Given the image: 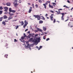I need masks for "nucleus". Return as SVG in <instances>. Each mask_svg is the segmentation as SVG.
<instances>
[{
	"label": "nucleus",
	"mask_w": 73,
	"mask_h": 73,
	"mask_svg": "<svg viewBox=\"0 0 73 73\" xmlns=\"http://www.w3.org/2000/svg\"><path fill=\"white\" fill-rule=\"evenodd\" d=\"M36 48H37V49H38H38H39V47H38L37 46Z\"/></svg>",
	"instance_id": "obj_59"
},
{
	"label": "nucleus",
	"mask_w": 73,
	"mask_h": 73,
	"mask_svg": "<svg viewBox=\"0 0 73 73\" xmlns=\"http://www.w3.org/2000/svg\"><path fill=\"white\" fill-rule=\"evenodd\" d=\"M55 12H57V15H60V14H61V12H60V11H59L58 12H59V13H58V12L57 11H55Z\"/></svg>",
	"instance_id": "obj_17"
},
{
	"label": "nucleus",
	"mask_w": 73,
	"mask_h": 73,
	"mask_svg": "<svg viewBox=\"0 0 73 73\" xmlns=\"http://www.w3.org/2000/svg\"><path fill=\"white\" fill-rule=\"evenodd\" d=\"M13 4L15 6V7H17V6H18V5H19V4L16 3L15 2L13 3Z\"/></svg>",
	"instance_id": "obj_6"
},
{
	"label": "nucleus",
	"mask_w": 73,
	"mask_h": 73,
	"mask_svg": "<svg viewBox=\"0 0 73 73\" xmlns=\"http://www.w3.org/2000/svg\"><path fill=\"white\" fill-rule=\"evenodd\" d=\"M50 12H52V13H54V11H52V10H51L50 11Z\"/></svg>",
	"instance_id": "obj_41"
},
{
	"label": "nucleus",
	"mask_w": 73,
	"mask_h": 73,
	"mask_svg": "<svg viewBox=\"0 0 73 73\" xmlns=\"http://www.w3.org/2000/svg\"><path fill=\"white\" fill-rule=\"evenodd\" d=\"M55 23V19H54V23Z\"/></svg>",
	"instance_id": "obj_61"
},
{
	"label": "nucleus",
	"mask_w": 73,
	"mask_h": 73,
	"mask_svg": "<svg viewBox=\"0 0 73 73\" xmlns=\"http://www.w3.org/2000/svg\"><path fill=\"white\" fill-rule=\"evenodd\" d=\"M42 46H40L39 47V48L38 49V50H40V49H41V48H42Z\"/></svg>",
	"instance_id": "obj_37"
},
{
	"label": "nucleus",
	"mask_w": 73,
	"mask_h": 73,
	"mask_svg": "<svg viewBox=\"0 0 73 73\" xmlns=\"http://www.w3.org/2000/svg\"><path fill=\"white\" fill-rule=\"evenodd\" d=\"M43 29L44 31H46V27H43Z\"/></svg>",
	"instance_id": "obj_15"
},
{
	"label": "nucleus",
	"mask_w": 73,
	"mask_h": 73,
	"mask_svg": "<svg viewBox=\"0 0 73 73\" xmlns=\"http://www.w3.org/2000/svg\"><path fill=\"white\" fill-rule=\"evenodd\" d=\"M3 17L4 19H8V17L6 15H4Z\"/></svg>",
	"instance_id": "obj_10"
},
{
	"label": "nucleus",
	"mask_w": 73,
	"mask_h": 73,
	"mask_svg": "<svg viewBox=\"0 0 73 73\" xmlns=\"http://www.w3.org/2000/svg\"><path fill=\"white\" fill-rule=\"evenodd\" d=\"M5 22H8V20H5Z\"/></svg>",
	"instance_id": "obj_39"
},
{
	"label": "nucleus",
	"mask_w": 73,
	"mask_h": 73,
	"mask_svg": "<svg viewBox=\"0 0 73 73\" xmlns=\"http://www.w3.org/2000/svg\"><path fill=\"white\" fill-rule=\"evenodd\" d=\"M21 25H24V22L23 21L21 22Z\"/></svg>",
	"instance_id": "obj_35"
},
{
	"label": "nucleus",
	"mask_w": 73,
	"mask_h": 73,
	"mask_svg": "<svg viewBox=\"0 0 73 73\" xmlns=\"http://www.w3.org/2000/svg\"><path fill=\"white\" fill-rule=\"evenodd\" d=\"M46 5L44 3L43 4V5H44V8L45 9H46Z\"/></svg>",
	"instance_id": "obj_21"
},
{
	"label": "nucleus",
	"mask_w": 73,
	"mask_h": 73,
	"mask_svg": "<svg viewBox=\"0 0 73 73\" xmlns=\"http://www.w3.org/2000/svg\"><path fill=\"white\" fill-rule=\"evenodd\" d=\"M61 20H63V21L64 20V17L62 16V17H61Z\"/></svg>",
	"instance_id": "obj_28"
},
{
	"label": "nucleus",
	"mask_w": 73,
	"mask_h": 73,
	"mask_svg": "<svg viewBox=\"0 0 73 73\" xmlns=\"http://www.w3.org/2000/svg\"><path fill=\"white\" fill-rule=\"evenodd\" d=\"M20 41H21V42H22L23 41H22V39H20Z\"/></svg>",
	"instance_id": "obj_58"
},
{
	"label": "nucleus",
	"mask_w": 73,
	"mask_h": 73,
	"mask_svg": "<svg viewBox=\"0 0 73 73\" xmlns=\"http://www.w3.org/2000/svg\"><path fill=\"white\" fill-rule=\"evenodd\" d=\"M45 36H43V39H44V40H45V39H46V38H45Z\"/></svg>",
	"instance_id": "obj_42"
},
{
	"label": "nucleus",
	"mask_w": 73,
	"mask_h": 73,
	"mask_svg": "<svg viewBox=\"0 0 73 73\" xmlns=\"http://www.w3.org/2000/svg\"><path fill=\"white\" fill-rule=\"evenodd\" d=\"M36 29L38 30V31H39V32H42V30L41 29H40L39 28H37Z\"/></svg>",
	"instance_id": "obj_9"
},
{
	"label": "nucleus",
	"mask_w": 73,
	"mask_h": 73,
	"mask_svg": "<svg viewBox=\"0 0 73 73\" xmlns=\"http://www.w3.org/2000/svg\"><path fill=\"white\" fill-rule=\"evenodd\" d=\"M24 37H26V35H25V33L24 34Z\"/></svg>",
	"instance_id": "obj_45"
},
{
	"label": "nucleus",
	"mask_w": 73,
	"mask_h": 73,
	"mask_svg": "<svg viewBox=\"0 0 73 73\" xmlns=\"http://www.w3.org/2000/svg\"><path fill=\"white\" fill-rule=\"evenodd\" d=\"M38 2H39V3H42V1H41V0H39Z\"/></svg>",
	"instance_id": "obj_31"
},
{
	"label": "nucleus",
	"mask_w": 73,
	"mask_h": 73,
	"mask_svg": "<svg viewBox=\"0 0 73 73\" xmlns=\"http://www.w3.org/2000/svg\"><path fill=\"white\" fill-rule=\"evenodd\" d=\"M28 5H31V3H28Z\"/></svg>",
	"instance_id": "obj_62"
},
{
	"label": "nucleus",
	"mask_w": 73,
	"mask_h": 73,
	"mask_svg": "<svg viewBox=\"0 0 73 73\" xmlns=\"http://www.w3.org/2000/svg\"><path fill=\"white\" fill-rule=\"evenodd\" d=\"M68 26H69V27H72V26L73 25V23L70 22L68 23Z\"/></svg>",
	"instance_id": "obj_5"
},
{
	"label": "nucleus",
	"mask_w": 73,
	"mask_h": 73,
	"mask_svg": "<svg viewBox=\"0 0 73 73\" xmlns=\"http://www.w3.org/2000/svg\"><path fill=\"white\" fill-rule=\"evenodd\" d=\"M16 41H17L16 40V39H14V42H16Z\"/></svg>",
	"instance_id": "obj_54"
},
{
	"label": "nucleus",
	"mask_w": 73,
	"mask_h": 73,
	"mask_svg": "<svg viewBox=\"0 0 73 73\" xmlns=\"http://www.w3.org/2000/svg\"><path fill=\"white\" fill-rule=\"evenodd\" d=\"M68 20H69V19H67L65 21V22H66V21H68Z\"/></svg>",
	"instance_id": "obj_49"
},
{
	"label": "nucleus",
	"mask_w": 73,
	"mask_h": 73,
	"mask_svg": "<svg viewBox=\"0 0 73 73\" xmlns=\"http://www.w3.org/2000/svg\"><path fill=\"white\" fill-rule=\"evenodd\" d=\"M5 14H7L9 13V12H5Z\"/></svg>",
	"instance_id": "obj_47"
},
{
	"label": "nucleus",
	"mask_w": 73,
	"mask_h": 73,
	"mask_svg": "<svg viewBox=\"0 0 73 73\" xmlns=\"http://www.w3.org/2000/svg\"><path fill=\"white\" fill-rule=\"evenodd\" d=\"M37 36H38V35H37V34H35V37H37Z\"/></svg>",
	"instance_id": "obj_52"
},
{
	"label": "nucleus",
	"mask_w": 73,
	"mask_h": 73,
	"mask_svg": "<svg viewBox=\"0 0 73 73\" xmlns=\"http://www.w3.org/2000/svg\"><path fill=\"white\" fill-rule=\"evenodd\" d=\"M3 19V17H0V21H2Z\"/></svg>",
	"instance_id": "obj_23"
},
{
	"label": "nucleus",
	"mask_w": 73,
	"mask_h": 73,
	"mask_svg": "<svg viewBox=\"0 0 73 73\" xmlns=\"http://www.w3.org/2000/svg\"><path fill=\"white\" fill-rule=\"evenodd\" d=\"M28 29H26L25 31V32H26V31H28Z\"/></svg>",
	"instance_id": "obj_55"
},
{
	"label": "nucleus",
	"mask_w": 73,
	"mask_h": 73,
	"mask_svg": "<svg viewBox=\"0 0 73 73\" xmlns=\"http://www.w3.org/2000/svg\"><path fill=\"white\" fill-rule=\"evenodd\" d=\"M35 6L36 7H37H37H38V5H37V4Z\"/></svg>",
	"instance_id": "obj_51"
},
{
	"label": "nucleus",
	"mask_w": 73,
	"mask_h": 73,
	"mask_svg": "<svg viewBox=\"0 0 73 73\" xmlns=\"http://www.w3.org/2000/svg\"><path fill=\"white\" fill-rule=\"evenodd\" d=\"M34 17L37 18L38 20H40V16L38 15H34Z\"/></svg>",
	"instance_id": "obj_2"
},
{
	"label": "nucleus",
	"mask_w": 73,
	"mask_h": 73,
	"mask_svg": "<svg viewBox=\"0 0 73 73\" xmlns=\"http://www.w3.org/2000/svg\"><path fill=\"white\" fill-rule=\"evenodd\" d=\"M38 40H37V39H35V38H34V39L33 40V42H35V43H37V41Z\"/></svg>",
	"instance_id": "obj_3"
},
{
	"label": "nucleus",
	"mask_w": 73,
	"mask_h": 73,
	"mask_svg": "<svg viewBox=\"0 0 73 73\" xmlns=\"http://www.w3.org/2000/svg\"><path fill=\"white\" fill-rule=\"evenodd\" d=\"M3 8L5 9V10H4V11H5V12H7V11H8V8L7 7H3Z\"/></svg>",
	"instance_id": "obj_4"
},
{
	"label": "nucleus",
	"mask_w": 73,
	"mask_h": 73,
	"mask_svg": "<svg viewBox=\"0 0 73 73\" xmlns=\"http://www.w3.org/2000/svg\"><path fill=\"white\" fill-rule=\"evenodd\" d=\"M41 19H42V20H45V18L44 17V16H41Z\"/></svg>",
	"instance_id": "obj_14"
},
{
	"label": "nucleus",
	"mask_w": 73,
	"mask_h": 73,
	"mask_svg": "<svg viewBox=\"0 0 73 73\" xmlns=\"http://www.w3.org/2000/svg\"><path fill=\"white\" fill-rule=\"evenodd\" d=\"M25 37H24V36H23V37L22 36V37H21V38L23 40H24V38H25Z\"/></svg>",
	"instance_id": "obj_38"
},
{
	"label": "nucleus",
	"mask_w": 73,
	"mask_h": 73,
	"mask_svg": "<svg viewBox=\"0 0 73 73\" xmlns=\"http://www.w3.org/2000/svg\"><path fill=\"white\" fill-rule=\"evenodd\" d=\"M67 2L68 3H70V1H69V0L67 1Z\"/></svg>",
	"instance_id": "obj_57"
},
{
	"label": "nucleus",
	"mask_w": 73,
	"mask_h": 73,
	"mask_svg": "<svg viewBox=\"0 0 73 73\" xmlns=\"http://www.w3.org/2000/svg\"><path fill=\"white\" fill-rule=\"evenodd\" d=\"M32 7H30V9L29 10V11H28L29 13H31V11H32Z\"/></svg>",
	"instance_id": "obj_7"
},
{
	"label": "nucleus",
	"mask_w": 73,
	"mask_h": 73,
	"mask_svg": "<svg viewBox=\"0 0 73 73\" xmlns=\"http://www.w3.org/2000/svg\"><path fill=\"white\" fill-rule=\"evenodd\" d=\"M7 56H8V55L6 54L5 55V57H6V58H8Z\"/></svg>",
	"instance_id": "obj_33"
},
{
	"label": "nucleus",
	"mask_w": 73,
	"mask_h": 73,
	"mask_svg": "<svg viewBox=\"0 0 73 73\" xmlns=\"http://www.w3.org/2000/svg\"><path fill=\"white\" fill-rule=\"evenodd\" d=\"M27 33L28 34H30V31H29L27 32Z\"/></svg>",
	"instance_id": "obj_56"
},
{
	"label": "nucleus",
	"mask_w": 73,
	"mask_h": 73,
	"mask_svg": "<svg viewBox=\"0 0 73 73\" xmlns=\"http://www.w3.org/2000/svg\"><path fill=\"white\" fill-rule=\"evenodd\" d=\"M9 16H13V15H14V14L13 13H11V12H9Z\"/></svg>",
	"instance_id": "obj_12"
},
{
	"label": "nucleus",
	"mask_w": 73,
	"mask_h": 73,
	"mask_svg": "<svg viewBox=\"0 0 73 73\" xmlns=\"http://www.w3.org/2000/svg\"><path fill=\"white\" fill-rule=\"evenodd\" d=\"M18 28H19V26L17 25L15 29H17Z\"/></svg>",
	"instance_id": "obj_34"
},
{
	"label": "nucleus",
	"mask_w": 73,
	"mask_h": 73,
	"mask_svg": "<svg viewBox=\"0 0 73 73\" xmlns=\"http://www.w3.org/2000/svg\"><path fill=\"white\" fill-rule=\"evenodd\" d=\"M62 9H58V11H62Z\"/></svg>",
	"instance_id": "obj_44"
},
{
	"label": "nucleus",
	"mask_w": 73,
	"mask_h": 73,
	"mask_svg": "<svg viewBox=\"0 0 73 73\" xmlns=\"http://www.w3.org/2000/svg\"><path fill=\"white\" fill-rule=\"evenodd\" d=\"M25 24H26V25H27L28 24V22H27V21H25Z\"/></svg>",
	"instance_id": "obj_25"
},
{
	"label": "nucleus",
	"mask_w": 73,
	"mask_h": 73,
	"mask_svg": "<svg viewBox=\"0 0 73 73\" xmlns=\"http://www.w3.org/2000/svg\"><path fill=\"white\" fill-rule=\"evenodd\" d=\"M52 4H53V5H54V6H54V4H55V3H52Z\"/></svg>",
	"instance_id": "obj_50"
},
{
	"label": "nucleus",
	"mask_w": 73,
	"mask_h": 73,
	"mask_svg": "<svg viewBox=\"0 0 73 73\" xmlns=\"http://www.w3.org/2000/svg\"><path fill=\"white\" fill-rule=\"evenodd\" d=\"M27 25H26V24H25L24 25H23V28H25V27H26Z\"/></svg>",
	"instance_id": "obj_32"
},
{
	"label": "nucleus",
	"mask_w": 73,
	"mask_h": 73,
	"mask_svg": "<svg viewBox=\"0 0 73 73\" xmlns=\"http://www.w3.org/2000/svg\"><path fill=\"white\" fill-rule=\"evenodd\" d=\"M50 19L52 21H53V17L52 16H50Z\"/></svg>",
	"instance_id": "obj_13"
},
{
	"label": "nucleus",
	"mask_w": 73,
	"mask_h": 73,
	"mask_svg": "<svg viewBox=\"0 0 73 73\" xmlns=\"http://www.w3.org/2000/svg\"><path fill=\"white\" fill-rule=\"evenodd\" d=\"M73 7L71 9V11H72V10H73Z\"/></svg>",
	"instance_id": "obj_60"
},
{
	"label": "nucleus",
	"mask_w": 73,
	"mask_h": 73,
	"mask_svg": "<svg viewBox=\"0 0 73 73\" xmlns=\"http://www.w3.org/2000/svg\"><path fill=\"white\" fill-rule=\"evenodd\" d=\"M2 24L3 25H6V23H5V21L2 22Z\"/></svg>",
	"instance_id": "obj_19"
},
{
	"label": "nucleus",
	"mask_w": 73,
	"mask_h": 73,
	"mask_svg": "<svg viewBox=\"0 0 73 73\" xmlns=\"http://www.w3.org/2000/svg\"><path fill=\"white\" fill-rule=\"evenodd\" d=\"M48 3L50 4V1H47L45 3V4H46V5H48Z\"/></svg>",
	"instance_id": "obj_18"
},
{
	"label": "nucleus",
	"mask_w": 73,
	"mask_h": 73,
	"mask_svg": "<svg viewBox=\"0 0 73 73\" xmlns=\"http://www.w3.org/2000/svg\"><path fill=\"white\" fill-rule=\"evenodd\" d=\"M61 15H62V16H63V17H64V15H65V14L64 13H60Z\"/></svg>",
	"instance_id": "obj_29"
},
{
	"label": "nucleus",
	"mask_w": 73,
	"mask_h": 73,
	"mask_svg": "<svg viewBox=\"0 0 73 73\" xmlns=\"http://www.w3.org/2000/svg\"><path fill=\"white\" fill-rule=\"evenodd\" d=\"M63 7H66V8H68V7L66 6V5H65L63 6Z\"/></svg>",
	"instance_id": "obj_43"
},
{
	"label": "nucleus",
	"mask_w": 73,
	"mask_h": 73,
	"mask_svg": "<svg viewBox=\"0 0 73 73\" xmlns=\"http://www.w3.org/2000/svg\"><path fill=\"white\" fill-rule=\"evenodd\" d=\"M54 15L53 14H51V16H54Z\"/></svg>",
	"instance_id": "obj_63"
},
{
	"label": "nucleus",
	"mask_w": 73,
	"mask_h": 73,
	"mask_svg": "<svg viewBox=\"0 0 73 73\" xmlns=\"http://www.w3.org/2000/svg\"><path fill=\"white\" fill-rule=\"evenodd\" d=\"M6 4L7 6H11V3L9 2L7 3Z\"/></svg>",
	"instance_id": "obj_8"
},
{
	"label": "nucleus",
	"mask_w": 73,
	"mask_h": 73,
	"mask_svg": "<svg viewBox=\"0 0 73 73\" xmlns=\"http://www.w3.org/2000/svg\"><path fill=\"white\" fill-rule=\"evenodd\" d=\"M49 8H53V7L50 4L49 5Z\"/></svg>",
	"instance_id": "obj_20"
},
{
	"label": "nucleus",
	"mask_w": 73,
	"mask_h": 73,
	"mask_svg": "<svg viewBox=\"0 0 73 73\" xmlns=\"http://www.w3.org/2000/svg\"><path fill=\"white\" fill-rule=\"evenodd\" d=\"M48 16V14H46V15H45L46 17H47V16Z\"/></svg>",
	"instance_id": "obj_53"
},
{
	"label": "nucleus",
	"mask_w": 73,
	"mask_h": 73,
	"mask_svg": "<svg viewBox=\"0 0 73 73\" xmlns=\"http://www.w3.org/2000/svg\"><path fill=\"white\" fill-rule=\"evenodd\" d=\"M13 19V17L12 16H9L8 18V20H9L11 19Z\"/></svg>",
	"instance_id": "obj_11"
},
{
	"label": "nucleus",
	"mask_w": 73,
	"mask_h": 73,
	"mask_svg": "<svg viewBox=\"0 0 73 73\" xmlns=\"http://www.w3.org/2000/svg\"><path fill=\"white\" fill-rule=\"evenodd\" d=\"M9 11L10 12H11L12 11V8H9Z\"/></svg>",
	"instance_id": "obj_26"
},
{
	"label": "nucleus",
	"mask_w": 73,
	"mask_h": 73,
	"mask_svg": "<svg viewBox=\"0 0 73 73\" xmlns=\"http://www.w3.org/2000/svg\"><path fill=\"white\" fill-rule=\"evenodd\" d=\"M17 0H15V2L16 3H17V2H18Z\"/></svg>",
	"instance_id": "obj_46"
},
{
	"label": "nucleus",
	"mask_w": 73,
	"mask_h": 73,
	"mask_svg": "<svg viewBox=\"0 0 73 73\" xmlns=\"http://www.w3.org/2000/svg\"><path fill=\"white\" fill-rule=\"evenodd\" d=\"M3 13V12L0 10V15H1Z\"/></svg>",
	"instance_id": "obj_36"
},
{
	"label": "nucleus",
	"mask_w": 73,
	"mask_h": 73,
	"mask_svg": "<svg viewBox=\"0 0 73 73\" xmlns=\"http://www.w3.org/2000/svg\"><path fill=\"white\" fill-rule=\"evenodd\" d=\"M39 24H42V23H43V21H39Z\"/></svg>",
	"instance_id": "obj_24"
},
{
	"label": "nucleus",
	"mask_w": 73,
	"mask_h": 73,
	"mask_svg": "<svg viewBox=\"0 0 73 73\" xmlns=\"http://www.w3.org/2000/svg\"><path fill=\"white\" fill-rule=\"evenodd\" d=\"M19 3H21V1L19 0Z\"/></svg>",
	"instance_id": "obj_48"
},
{
	"label": "nucleus",
	"mask_w": 73,
	"mask_h": 73,
	"mask_svg": "<svg viewBox=\"0 0 73 73\" xmlns=\"http://www.w3.org/2000/svg\"><path fill=\"white\" fill-rule=\"evenodd\" d=\"M29 41H32L33 42V38H30L29 40Z\"/></svg>",
	"instance_id": "obj_22"
},
{
	"label": "nucleus",
	"mask_w": 73,
	"mask_h": 73,
	"mask_svg": "<svg viewBox=\"0 0 73 73\" xmlns=\"http://www.w3.org/2000/svg\"><path fill=\"white\" fill-rule=\"evenodd\" d=\"M50 40V39L49 38H47L46 39V41H48V40Z\"/></svg>",
	"instance_id": "obj_40"
},
{
	"label": "nucleus",
	"mask_w": 73,
	"mask_h": 73,
	"mask_svg": "<svg viewBox=\"0 0 73 73\" xmlns=\"http://www.w3.org/2000/svg\"><path fill=\"white\" fill-rule=\"evenodd\" d=\"M44 33L45 34H47V33L46 32H44Z\"/></svg>",
	"instance_id": "obj_64"
},
{
	"label": "nucleus",
	"mask_w": 73,
	"mask_h": 73,
	"mask_svg": "<svg viewBox=\"0 0 73 73\" xmlns=\"http://www.w3.org/2000/svg\"><path fill=\"white\" fill-rule=\"evenodd\" d=\"M2 9H3V8L2 6L0 7V10H2Z\"/></svg>",
	"instance_id": "obj_30"
},
{
	"label": "nucleus",
	"mask_w": 73,
	"mask_h": 73,
	"mask_svg": "<svg viewBox=\"0 0 73 73\" xmlns=\"http://www.w3.org/2000/svg\"><path fill=\"white\" fill-rule=\"evenodd\" d=\"M26 43L27 44V48H29V42H26Z\"/></svg>",
	"instance_id": "obj_16"
},
{
	"label": "nucleus",
	"mask_w": 73,
	"mask_h": 73,
	"mask_svg": "<svg viewBox=\"0 0 73 73\" xmlns=\"http://www.w3.org/2000/svg\"><path fill=\"white\" fill-rule=\"evenodd\" d=\"M11 12H13V13H15V12H16V11L15 10H12Z\"/></svg>",
	"instance_id": "obj_27"
},
{
	"label": "nucleus",
	"mask_w": 73,
	"mask_h": 73,
	"mask_svg": "<svg viewBox=\"0 0 73 73\" xmlns=\"http://www.w3.org/2000/svg\"><path fill=\"white\" fill-rule=\"evenodd\" d=\"M34 35H35V34L33 33H31L28 36V37L29 38H30L31 37H32V38H34V37H35V36H34Z\"/></svg>",
	"instance_id": "obj_1"
}]
</instances>
